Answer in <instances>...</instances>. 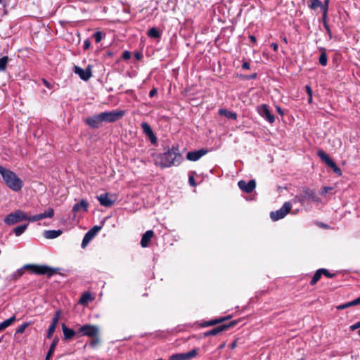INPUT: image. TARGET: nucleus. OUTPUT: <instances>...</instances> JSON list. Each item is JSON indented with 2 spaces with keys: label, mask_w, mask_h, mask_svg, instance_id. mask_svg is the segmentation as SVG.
I'll use <instances>...</instances> for the list:
<instances>
[{
  "label": "nucleus",
  "mask_w": 360,
  "mask_h": 360,
  "mask_svg": "<svg viewBox=\"0 0 360 360\" xmlns=\"http://www.w3.org/2000/svg\"><path fill=\"white\" fill-rule=\"evenodd\" d=\"M322 274H323V275H325V276H326V277H328V278H333V277L335 276V274H331V273H330V272H329L327 269H323Z\"/></svg>",
  "instance_id": "47"
},
{
  "label": "nucleus",
  "mask_w": 360,
  "mask_h": 360,
  "mask_svg": "<svg viewBox=\"0 0 360 360\" xmlns=\"http://www.w3.org/2000/svg\"><path fill=\"white\" fill-rule=\"evenodd\" d=\"M56 328V327H54L53 326H49V328L48 332H47V338H48L50 339L52 338V335H53V333L55 332Z\"/></svg>",
  "instance_id": "44"
},
{
  "label": "nucleus",
  "mask_w": 360,
  "mask_h": 360,
  "mask_svg": "<svg viewBox=\"0 0 360 360\" xmlns=\"http://www.w3.org/2000/svg\"><path fill=\"white\" fill-rule=\"evenodd\" d=\"M207 153V150L201 149L195 151H190L186 155V158L191 161H197Z\"/></svg>",
  "instance_id": "18"
},
{
  "label": "nucleus",
  "mask_w": 360,
  "mask_h": 360,
  "mask_svg": "<svg viewBox=\"0 0 360 360\" xmlns=\"http://www.w3.org/2000/svg\"><path fill=\"white\" fill-rule=\"evenodd\" d=\"M250 39L252 42H256V37L253 35L250 36Z\"/></svg>",
  "instance_id": "61"
},
{
  "label": "nucleus",
  "mask_w": 360,
  "mask_h": 360,
  "mask_svg": "<svg viewBox=\"0 0 360 360\" xmlns=\"http://www.w3.org/2000/svg\"><path fill=\"white\" fill-rule=\"evenodd\" d=\"M243 69L249 70L250 68V65L248 62H243L242 65Z\"/></svg>",
  "instance_id": "55"
},
{
  "label": "nucleus",
  "mask_w": 360,
  "mask_h": 360,
  "mask_svg": "<svg viewBox=\"0 0 360 360\" xmlns=\"http://www.w3.org/2000/svg\"><path fill=\"white\" fill-rule=\"evenodd\" d=\"M87 206H88V204L87 202L84 200H82L79 202L75 204L73 207H72V212L74 213H77L81 210H82L83 212H86L87 211Z\"/></svg>",
  "instance_id": "21"
},
{
  "label": "nucleus",
  "mask_w": 360,
  "mask_h": 360,
  "mask_svg": "<svg viewBox=\"0 0 360 360\" xmlns=\"http://www.w3.org/2000/svg\"><path fill=\"white\" fill-rule=\"evenodd\" d=\"M219 114L220 115H223L229 119H233V120L237 119V114L236 112L229 111L224 108L219 109Z\"/></svg>",
  "instance_id": "24"
},
{
  "label": "nucleus",
  "mask_w": 360,
  "mask_h": 360,
  "mask_svg": "<svg viewBox=\"0 0 360 360\" xmlns=\"http://www.w3.org/2000/svg\"><path fill=\"white\" fill-rule=\"evenodd\" d=\"M131 58V53L128 51H125L122 53V58L124 60H128Z\"/></svg>",
  "instance_id": "49"
},
{
  "label": "nucleus",
  "mask_w": 360,
  "mask_h": 360,
  "mask_svg": "<svg viewBox=\"0 0 360 360\" xmlns=\"http://www.w3.org/2000/svg\"><path fill=\"white\" fill-rule=\"evenodd\" d=\"M93 238L94 237L91 236V234L87 232L83 238L81 245L82 248H84L88 245V243L93 239Z\"/></svg>",
  "instance_id": "34"
},
{
  "label": "nucleus",
  "mask_w": 360,
  "mask_h": 360,
  "mask_svg": "<svg viewBox=\"0 0 360 360\" xmlns=\"http://www.w3.org/2000/svg\"><path fill=\"white\" fill-rule=\"evenodd\" d=\"M319 63L323 66H326L327 65L328 57H327V55H326V53L325 52V51H322V53H321L319 58Z\"/></svg>",
  "instance_id": "35"
},
{
  "label": "nucleus",
  "mask_w": 360,
  "mask_h": 360,
  "mask_svg": "<svg viewBox=\"0 0 360 360\" xmlns=\"http://www.w3.org/2000/svg\"><path fill=\"white\" fill-rule=\"evenodd\" d=\"M29 323H24L20 325L15 331V336L18 333H22L25 332V329L28 327Z\"/></svg>",
  "instance_id": "40"
},
{
  "label": "nucleus",
  "mask_w": 360,
  "mask_h": 360,
  "mask_svg": "<svg viewBox=\"0 0 360 360\" xmlns=\"http://www.w3.org/2000/svg\"><path fill=\"white\" fill-rule=\"evenodd\" d=\"M39 214L41 216V219L45 218H52L54 216V210L49 207L44 212L40 213Z\"/></svg>",
  "instance_id": "33"
},
{
  "label": "nucleus",
  "mask_w": 360,
  "mask_h": 360,
  "mask_svg": "<svg viewBox=\"0 0 360 360\" xmlns=\"http://www.w3.org/2000/svg\"><path fill=\"white\" fill-rule=\"evenodd\" d=\"M27 228V224L20 225V226H16L13 229V232L16 236H20L25 231Z\"/></svg>",
  "instance_id": "30"
},
{
  "label": "nucleus",
  "mask_w": 360,
  "mask_h": 360,
  "mask_svg": "<svg viewBox=\"0 0 360 360\" xmlns=\"http://www.w3.org/2000/svg\"><path fill=\"white\" fill-rule=\"evenodd\" d=\"M62 329L64 335V339L65 340H70L76 334H79L77 331H75L72 329L68 328L66 327L65 323H63L62 325Z\"/></svg>",
  "instance_id": "20"
},
{
  "label": "nucleus",
  "mask_w": 360,
  "mask_h": 360,
  "mask_svg": "<svg viewBox=\"0 0 360 360\" xmlns=\"http://www.w3.org/2000/svg\"><path fill=\"white\" fill-rule=\"evenodd\" d=\"M99 342V339L98 338H94V340H91V342L89 343L90 346L94 347H95L96 345H98Z\"/></svg>",
  "instance_id": "51"
},
{
  "label": "nucleus",
  "mask_w": 360,
  "mask_h": 360,
  "mask_svg": "<svg viewBox=\"0 0 360 360\" xmlns=\"http://www.w3.org/2000/svg\"><path fill=\"white\" fill-rule=\"evenodd\" d=\"M8 56H4L0 58V71H4L8 62Z\"/></svg>",
  "instance_id": "36"
},
{
  "label": "nucleus",
  "mask_w": 360,
  "mask_h": 360,
  "mask_svg": "<svg viewBox=\"0 0 360 360\" xmlns=\"http://www.w3.org/2000/svg\"><path fill=\"white\" fill-rule=\"evenodd\" d=\"M321 6V1L320 0H311L309 4V7L312 10H316Z\"/></svg>",
  "instance_id": "37"
},
{
  "label": "nucleus",
  "mask_w": 360,
  "mask_h": 360,
  "mask_svg": "<svg viewBox=\"0 0 360 360\" xmlns=\"http://www.w3.org/2000/svg\"><path fill=\"white\" fill-rule=\"evenodd\" d=\"M305 200V196H299L296 195L295 198L292 200L294 202H301L303 203Z\"/></svg>",
  "instance_id": "45"
},
{
  "label": "nucleus",
  "mask_w": 360,
  "mask_h": 360,
  "mask_svg": "<svg viewBox=\"0 0 360 360\" xmlns=\"http://www.w3.org/2000/svg\"><path fill=\"white\" fill-rule=\"evenodd\" d=\"M238 186L243 191L250 193L253 191V190L256 187V182L255 180H250L248 182L245 181L240 180L238 183Z\"/></svg>",
  "instance_id": "13"
},
{
  "label": "nucleus",
  "mask_w": 360,
  "mask_h": 360,
  "mask_svg": "<svg viewBox=\"0 0 360 360\" xmlns=\"http://www.w3.org/2000/svg\"><path fill=\"white\" fill-rule=\"evenodd\" d=\"M188 182L191 186H195L196 185L194 177L193 176H189Z\"/></svg>",
  "instance_id": "52"
},
{
  "label": "nucleus",
  "mask_w": 360,
  "mask_h": 360,
  "mask_svg": "<svg viewBox=\"0 0 360 360\" xmlns=\"http://www.w3.org/2000/svg\"><path fill=\"white\" fill-rule=\"evenodd\" d=\"M25 220L28 221L29 222H35L41 220V216L39 214L33 216H29L27 214V218Z\"/></svg>",
  "instance_id": "38"
},
{
  "label": "nucleus",
  "mask_w": 360,
  "mask_h": 360,
  "mask_svg": "<svg viewBox=\"0 0 360 360\" xmlns=\"http://www.w3.org/2000/svg\"><path fill=\"white\" fill-rule=\"evenodd\" d=\"M227 319H228L227 317H224V318H221V319H212V320H210V321L205 323L203 324V326H214V325H216L217 323H220L223 322L224 321L226 320Z\"/></svg>",
  "instance_id": "32"
},
{
  "label": "nucleus",
  "mask_w": 360,
  "mask_h": 360,
  "mask_svg": "<svg viewBox=\"0 0 360 360\" xmlns=\"http://www.w3.org/2000/svg\"><path fill=\"white\" fill-rule=\"evenodd\" d=\"M317 155L320 159L333 170L335 169L336 167H338L335 162L323 150H319L317 151Z\"/></svg>",
  "instance_id": "16"
},
{
  "label": "nucleus",
  "mask_w": 360,
  "mask_h": 360,
  "mask_svg": "<svg viewBox=\"0 0 360 360\" xmlns=\"http://www.w3.org/2000/svg\"><path fill=\"white\" fill-rule=\"evenodd\" d=\"M141 127L143 134L149 138L151 143H155L157 142V137L153 133L150 126L147 122H142Z\"/></svg>",
  "instance_id": "15"
},
{
  "label": "nucleus",
  "mask_w": 360,
  "mask_h": 360,
  "mask_svg": "<svg viewBox=\"0 0 360 360\" xmlns=\"http://www.w3.org/2000/svg\"><path fill=\"white\" fill-rule=\"evenodd\" d=\"M74 72L79 75L81 79L87 81L92 75L91 68L90 65L86 69H83L79 66H75Z\"/></svg>",
  "instance_id": "12"
},
{
  "label": "nucleus",
  "mask_w": 360,
  "mask_h": 360,
  "mask_svg": "<svg viewBox=\"0 0 360 360\" xmlns=\"http://www.w3.org/2000/svg\"><path fill=\"white\" fill-rule=\"evenodd\" d=\"M236 342H233V343H232V344H231V347L232 349H233V348L236 347Z\"/></svg>",
  "instance_id": "64"
},
{
  "label": "nucleus",
  "mask_w": 360,
  "mask_h": 360,
  "mask_svg": "<svg viewBox=\"0 0 360 360\" xmlns=\"http://www.w3.org/2000/svg\"><path fill=\"white\" fill-rule=\"evenodd\" d=\"M322 271H323V269H319V270H317L316 271V273L314 274V276L312 277V278L310 281V284L311 285H315L318 282V281L321 278V275L323 274Z\"/></svg>",
  "instance_id": "29"
},
{
  "label": "nucleus",
  "mask_w": 360,
  "mask_h": 360,
  "mask_svg": "<svg viewBox=\"0 0 360 360\" xmlns=\"http://www.w3.org/2000/svg\"><path fill=\"white\" fill-rule=\"evenodd\" d=\"M236 325L235 321H231L229 323L222 324L214 328H212V330L207 331L205 333V336H211V335H217L219 334L220 333L226 330L231 327H233Z\"/></svg>",
  "instance_id": "11"
},
{
  "label": "nucleus",
  "mask_w": 360,
  "mask_h": 360,
  "mask_svg": "<svg viewBox=\"0 0 360 360\" xmlns=\"http://www.w3.org/2000/svg\"><path fill=\"white\" fill-rule=\"evenodd\" d=\"M276 110L277 112L280 114V115H283V112L282 110V109L281 108V107L279 106H276Z\"/></svg>",
  "instance_id": "60"
},
{
  "label": "nucleus",
  "mask_w": 360,
  "mask_h": 360,
  "mask_svg": "<svg viewBox=\"0 0 360 360\" xmlns=\"http://www.w3.org/2000/svg\"><path fill=\"white\" fill-rule=\"evenodd\" d=\"M27 218V213L21 210H17L6 216L4 219L5 224L11 226L22 221L25 220Z\"/></svg>",
  "instance_id": "4"
},
{
  "label": "nucleus",
  "mask_w": 360,
  "mask_h": 360,
  "mask_svg": "<svg viewBox=\"0 0 360 360\" xmlns=\"http://www.w3.org/2000/svg\"><path fill=\"white\" fill-rule=\"evenodd\" d=\"M271 47L273 49L274 51H277L278 49V46L276 43H272L271 44Z\"/></svg>",
  "instance_id": "59"
},
{
  "label": "nucleus",
  "mask_w": 360,
  "mask_h": 360,
  "mask_svg": "<svg viewBox=\"0 0 360 360\" xmlns=\"http://www.w3.org/2000/svg\"><path fill=\"white\" fill-rule=\"evenodd\" d=\"M292 205L290 202H285L283 205L279 210L271 212L270 213V217L272 221H276L279 219L284 218L288 213L290 211Z\"/></svg>",
  "instance_id": "5"
},
{
  "label": "nucleus",
  "mask_w": 360,
  "mask_h": 360,
  "mask_svg": "<svg viewBox=\"0 0 360 360\" xmlns=\"http://www.w3.org/2000/svg\"><path fill=\"white\" fill-rule=\"evenodd\" d=\"M0 174L6 186L12 191L18 192L22 188V181L11 170L0 165Z\"/></svg>",
  "instance_id": "3"
},
{
  "label": "nucleus",
  "mask_w": 360,
  "mask_h": 360,
  "mask_svg": "<svg viewBox=\"0 0 360 360\" xmlns=\"http://www.w3.org/2000/svg\"><path fill=\"white\" fill-rule=\"evenodd\" d=\"M257 112L269 123L275 121L274 116L271 113L266 104H262L257 107Z\"/></svg>",
  "instance_id": "10"
},
{
  "label": "nucleus",
  "mask_w": 360,
  "mask_h": 360,
  "mask_svg": "<svg viewBox=\"0 0 360 360\" xmlns=\"http://www.w3.org/2000/svg\"><path fill=\"white\" fill-rule=\"evenodd\" d=\"M59 342V338H55L53 340V342L50 346V348L46 354V359L47 360H49L50 358L51 357V356L53 355V352H54V350L58 345Z\"/></svg>",
  "instance_id": "25"
},
{
  "label": "nucleus",
  "mask_w": 360,
  "mask_h": 360,
  "mask_svg": "<svg viewBox=\"0 0 360 360\" xmlns=\"http://www.w3.org/2000/svg\"><path fill=\"white\" fill-rule=\"evenodd\" d=\"M304 194L305 198L308 197L309 198L311 199L314 202H321L320 198L315 195V192L311 189L306 188L304 190Z\"/></svg>",
  "instance_id": "27"
},
{
  "label": "nucleus",
  "mask_w": 360,
  "mask_h": 360,
  "mask_svg": "<svg viewBox=\"0 0 360 360\" xmlns=\"http://www.w3.org/2000/svg\"><path fill=\"white\" fill-rule=\"evenodd\" d=\"M15 316H13L11 318L1 322L0 323V332L11 326L15 321Z\"/></svg>",
  "instance_id": "28"
},
{
  "label": "nucleus",
  "mask_w": 360,
  "mask_h": 360,
  "mask_svg": "<svg viewBox=\"0 0 360 360\" xmlns=\"http://www.w3.org/2000/svg\"><path fill=\"white\" fill-rule=\"evenodd\" d=\"M323 5L326 6V7H328L329 5V0H325Z\"/></svg>",
  "instance_id": "62"
},
{
  "label": "nucleus",
  "mask_w": 360,
  "mask_h": 360,
  "mask_svg": "<svg viewBox=\"0 0 360 360\" xmlns=\"http://www.w3.org/2000/svg\"><path fill=\"white\" fill-rule=\"evenodd\" d=\"M100 114H101L103 122H113L118 120L121 117H122L123 115H124V112L122 111V110H120V111L112 110V111H110V112H103Z\"/></svg>",
  "instance_id": "6"
},
{
  "label": "nucleus",
  "mask_w": 360,
  "mask_h": 360,
  "mask_svg": "<svg viewBox=\"0 0 360 360\" xmlns=\"http://www.w3.org/2000/svg\"><path fill=\"white\" fill-rule=\"evenodd\" d=\"M198 351V349L195 348L186 353L174 354L169 357V360H190L197 356Z\"/></svg>",
  "instance_id": "9"
},
{
  "label": "nucleus",
  "mask_w": 360,
  "mask_h": 360,
  "mask_svg": "<svg viewBox=\"0 0 360 360\" xmlns=\"http://www.w3.org/2000/svg\"><path fill=\"white\" fill-rule=\"evenodd\" d=\"M153 231L151 230L147 231L142 236L141 240V245L146 248L148 245L152 237L153 236Z\"/></svg>",
  "instance_id": "19"
},
{
  "label": "nucleus",
  "mask_w": 360,
  "mask_h": 360,
  "mask_svg": "<svg viewBox=\"0 0 360 360\" xmlns=\"http://www.w3.org/2000/svg\"><path fill=\"white\" fill-rule=\"evenodd\" d=\"M333 172L339 176L342 175V171L338 167H336Z\"/></svg>",
  "instance_id": "57"
},
{
  "label": "nucleus",
  "mask_w": 360,
  "mask_h": 360,
  "mask_svg": "<svg viewBox=\"0 0 360 360\" xmlns=\"http://www.w3.org/2000/svg\"><path fill=\"white\" fill-rule=\"evenodd\" d=\"M359 328H360V321H359V322L352 325L350 326V330H356V329H357Z\"/></svg>",
  "instance_id": "53"
},
{
  "label": "nucleus",
  "mask_w": 360,
  "mask_h": 360,
  "mask_svg": "<svg viewBox=\"0 0 360 360\" xmlns=\"http://www.w3.org/2000/svg\"><path fill=\"white\" fill-rule=\"evenodd\" d=\"M181 160V156L179 153V148L172 146L167 152L158 155L154 162L156 166L164 168L171 167L172 165H179Z\"/></svg>",
  "instance_id": "1"
},
{
  "label": "nucleus",
  "mask_w": 360,
  "mask_h": 360,
  "mask_svg": "<svg viewBox=\"0 0 360 360\" xmlns=\"http://www.w3.org/2000/svg\"><path fill=\"white\" fill-rule=\"evenodd\" d=\"M101 229V226H94L88 231V233H89L91 236L94 237Z\"/></svg>",
  "instance_id": "41"
},
{
  "label": "nucleus",
  "mask_w": 360,
  "mask_h": 360,
  "mask_svg": "<svg viewBox=\"0 0 360 360\" xmlns=\"http://www.w3.org/2000/svg\"><path fill=\"white\" fill-rule=\"evenodd\" d=\"M305 88H306V91H307L308 96L312 95V90H311V87L307 85V86H306Z\"/></svg>",
  "instance_id": "58"
},
{
  "label": "nucleus",
  "mask_w": 360,
  "mask_h": 360,
  "mask_svg": "<svg viewBox=\"0 0 360 360\" xmlns=\"http://www.w3.org/2000/svg\"><path fill=\"white\" fill-rule=\"evenodd\" d=\"M317 155L320 159L333 170L335 169L336 167H338L335 162L323 150H319L317 151Z\"/></svg>",
  "instance_id": "17"
},
{
  "label": "nucleus",
  "mask_w": 360,
  "mask_h": 360,
  "mask_svg": "<svg viewBox=\"0 0 360 360\" xmlns=\"http://www.w3.org/2000/svg\"><path fill=\"white\" fill-rule=\"evenodd\" d=\"M91 46V41L89 39H86V40H84V50H87L90 48Z\"/></svg>",
  "instance_id": "48"
},
{
  "label": "nucleus",
  "mask_w": 360,
  "mask_h": 360,
  "mask_svg": "<svg viewBox=\"0 0 360 360\" xmlns=\"http://www.w3.org/2000/svg\"><path fill=\"white\" fill-rule=\"evenodd\" d=\"M92 300H93V297H92L91 294L89 292H85L82 295V296L79 300V303L82 305H85L89 301H91Z\"/></svg>",
  "instance_id": "26"
},
{
  "label": "nucleus",
  "mask_w": 360,
  "mask_h": 360,
  "mask_svg": "<svg viewBox=\"0 0 360 360\" xmlns=\"http://www.w3.org/2000/svg\"><path fill=\"white\" fill-rule=\"evenodd\" d=\"M148 36L150 38L157 39L160 37V34L157 28L152 27L148 30Z\"/></svg>",
  "instance_id": "31"
},
{
  "label": "nucleus",
  "mask_w": 360,
  "mask_h": 360,
  "mask_svg": "<svg viewBox=\"0 0 360 360\" xmlns=\"http://www.w3.org/2000/svg\"><path fill=\"white\" fill-rule=\"evenodd\" d=\"M42 82L43 84L49 89H51L52 88V85L51 84L50 82H49L46 79H42Z\"/></svg>",
  "instance_id": "54"
},
{
  "label": "nucleus",
  "mask_w": 360,
  "mask_h": 360,
  "mask_svg": "<svg viewBox=\"0 0 360 360\" xmlns=\"http://www.w3.org/2000/svg\"><path fill=\"white\" fill-rule=\"evenodd\" d=\"M157 89L153 88L149 92V96L150 98H153L156 94H157Z\"/></svg>",
  "instance_id": "56"
},
{
  "label": "nucleus",
  "mask_w": 360,
  "mask_h": 360,
  "mask_svg": "<svg viewBox=\"0 0 360 360\" xmlns=\"http://www.w3.org/2000/svg\"><path fill=\"white\" fill-rule=\"evenodd\" d=\"M308 96V102L311 103L312 102V95Z\"/></svg>",
  "instance_id": "63"
},
{
  "label": "nucleus",
  "mask_w": 360,
  "mask_h": 360,
  "mask_svg": "<svg viewBox=\"0 0 360 360\" xmlns=\"http://www.w3.org/2000/svg\"><path fill=\"white\" fill-rule=\"evenodd\" d=\"M62 234L61 230H47L44 232V236L47 239H53Z\"/></svg>",
  "instance_id": "22"
},
{
  "label": "nucleus",
  "mask_w": 360,
  "mask_h": 360,
  "mask_svg": "<svg viewBox=\"0 0 360 360\" xmlns=\"http://www.w3.org/2000/svg\"><path fill=\"white\" fill-rule=\"evenodd\" d=\"M77 333L81 335L94 338L98 335V328L94 325L85 324L78 328Z\"/></svg>",
  "instance_id": "7"
},
{
  "label": "nucleus",
  "mask_w": 360,
  "mask_h": 360,
  "mask_svg": "<svg viewBox=\"0 0 360 360\" xmlns=\"http://www.w3.org/2000/svg\"><path fill=\"white\" fill-rule=\"evenodd\" d=\"M60 311H56L54 316L52 319V322L50 326H53L54 327H56V326L58 323L59 319H60Z\"/></svg>",
  "instance_id": "39"
},
{
  "label": "nucleus",
  "mask_w": 360,
  "mask_h": 360,
  "mask_svg": "<svg viewBox=\"0 0 360 360\" xmlns=\"http://www.w3.org/2000/svg\"><path fill=\"white\" fill-rule=\"evenodd\" d=\"M97 199L102 206L106 207H111L116 200L115 195L108 193L101 194L97 196Z\"/></svg>",
  "instance_id": "8"
},
{
  "label": "nucleus",
  "mask_w": 360,
  "mask_h": 360,
  "mask_svg": "<svg viewBox=\"0 0 360 360\" xmlns=\"http://www.w3.org/2000/svg\"><path fill=\"white\" fill-rule=\"evenodd\" d=\"M319 8L321 9V11L323 12V15H322L323 18H327L328 7H326V6L323 5L321 3V6Z\"/></svg>",
  "instance_id": "43"
},
{
  "label": "nucleus",
  "mask_w": 360,
  "mask_h": 360,
  "mask_svg": "<svg viewBox=\"0 0 360 360\" xmlns=\"http://www.w3.org/2000/svg\"><path fill=\"white\" fill-rule=\"evenodd\" d=\"M25 269L32 270L34 273L39 275H47L49 276H51L57 272L56 269L46 265L25 264L22 268L18 269L12 274V278L18 279L22 276L24 274Z\"/></svg>",
  "instance_id": "2"
},
{
  "label": "nucleus",
  "mask_w": 360,
  "mask_h": 360,
  "mask_svg": "<svg viewBox=\"0 0 360 360\" xmlns=\"http://www.w3.org/2000/svg\"><path fill=\"white\" fill-rule=\"evenodd\" d=\"M85 123L92 128H98L101 126L103 120L101 114L89 117L85 120Z\"/></svg>",
  "instance_id": "14"
},
{
  "label": "nucleus",
  "mask_w": 360,
  "mask_h": 360,
  "mask_svg": "<svg viewBox=\"0 0 360 360\" xmlns=\"http://www.w3.org/2000/svg\"><path fill=\"white\" fill-rule=\"evenodd\" d=\"M359 304H360V296L359 297L354 299L352 301H350V302H348L338 306L337 309L338 310H342V309H345L350 307L356 306V305H359Z\"/></svg>",
  "instance_id": "23"
},
{
  "label": "nucleus",
  "mask_w": 360,
  "mask_h": 360,
  "mask_svg": "<svg viewBox=\"0 0 360 360\" xmlns=\"http://www.w3.org/2000/svg\"><path fill=\"white\" fill-rule=\"evenodd\" d=\"M103 37V34L100 31H97L94 34V38L96 43H99L102 40Z\"/></svg>",
  "instance_id": "42"
},
{
  "label": "nucleus",
  "mask_w": 360,
  "mask_h": 360,
  "mask_svg": "<svg viewBox=\"0 0 360 360\" xmlns=\"http://www.w3.org/2000/svg\"><path fill=\"white\" fill-rule=\"evenodd\" d=\"M333 188L330 186H325L323 188L322 191L321 193V195L326 194L328 193L329 191H332Z\"/></svg>",
  "instance_id": "50"
},
{
  "label": "nucleus",
  "mask_w": 360,
  "mask_h": 360,
  "mask_svg": "<svg viewBox=\"0 0 360 360\" xmlns=\"http://www.w3.org/2000/svg\"><path fill=\"white\" fill-rule=\"evenodd\" d=\"M327 18H322V20H323V26L325 27V29L326 30L327 32L328 33L330 37H331V32H330V27L327 23V20H326Z\"/></svg>",
  "instance_id": "46"
}]
</instances>
